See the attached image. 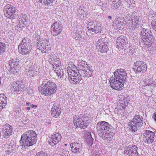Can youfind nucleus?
<instances>
[{
    "mask_svg": "<svg viewBox=\"0 0 156 156\" xmlns=\"http://www.w3.org/2000/svg\"><path fill=\"white\" fill-rule=\"evenodd\" d=\"M150 81H152V80H151V79H150Z\"/></svg>",
    "mask_w": 156,
    "mask_h": 156,
    "instance_id": "63",
    "label": "nucleus"
},
{
    "mask_svg": "<svg viewBox=\"0 0 156 156\" xmlns=\"http://www.w3.org/2000/svg\"><path fill=\"white\" fill-rule=\"evenodd\" d=\"M32 40L34 43V45L36 46V42H37L38 41L39 42L41 41L40 37L37 34L35 33L33 36Z\"/></svg>",
    "mask_w": 156,
    "mask_h": 156,
    "instance_id": "34",
    "label": "nucleus"
},
{
    "mask_svg": "<svg viewBox=\"0 0 156 156\" xmlns=\"http://www.w3.org/2000/svg\"><path fill=\"white\" fill-rule=\"evenodd\" d=\"M125 1L127 3V5L128 7L130 6V5H132L131 4H130L131 2V0H125Z\"/></svg>",
    "mask_w": 156,
    "mask_h": 156,
    "instance_id": "51",
    "label": "nucleus"
},
{
    "mask_svg": "<svg viewBox=\"0 0 156 156\" xmlns=\"http://www.w3.org/2000/svg\"><path fill=\"white\" fill-rule=\"evenodd\" d=\"M89 125V123H88L87 121H84L83 120L80 126L78 127L80 128L81 129H85L87 126Z\"/></svg>",
    "mask_w": 156,
    "mask_h": 156,
    "instance_id": "36",
    "label": "nucleus"
},
{
    "mask_svg": "<svg viewBox=\"0 0 156 156\" xmlns=\"http://www.w3.org/2000/svg\"><path fill=\"white\" fill-rule=\"evenodd\" d=\"M38 2L41 3V5L43 4L48 5L52 2V0H39Z\"/></svg>",
    "mask_w": 156,
    "mask_h": 156,
    "instance_id": "38",
    "label": "nucleus"
},
{
    "mask_svg": "<svg viewBox=\"0 0 156 156\" xmlns=\"http://www.w3.org/2000/svg\"><path fill=\"white\" fill-rule=\"evenodd\" d=\"M26 104L27 106H29L30 104V102H27Z\"/></svg>",
    "mask_w": 156,
    "mask_h": 156,
    "instance_id": "58",
    "label": "nucleus"
},
{
    "mask_svg": "<svg viewBox=\"0 0 156 156\" xmlns=\"http://www.w3.org/2000/svg\"><path fill=\"white\" fill-rule=\"evenodd\" d=\"M101 23L96 21L89 22L87 25L88 30L92 33H100L101 31Z\"/></svg>",
    "mask_w": 156,
    "mask_h": 156,
    "instance_id": "12",
    "label": "nucleus"
},
{
    "mask_svg": "<svg viewBox=\"0 0 156 156\" xmlns=\"http://www.w3.org/2000/svg\"><path fill=\"white\" fill-rule=\"evenodd\" d=\"M37 140V135L33 130L28 131L21 136L20 143L22 147H30L36 144Z\"/></svg>",
    "mask_w": 156,
    "mask_h": 156,
    "instance_id": "2",
    "label": "nucleus"
},
{
    "mask_svg": "<svg viewBox=\"0 0 156 156\" xmlns=\"http://www.w3.org/2000/svg\"><path fill=\"white\" fill-rule=\"evenodd\" d=\"M12 87L14 89V91L17 92V93H20L19 92L23 89L25 87V83L23 81H17L12 84Z\"/></svg>",
    "mask_w": 156,
    "mask_h": 156,
    "instance_id": "18",
    "label": "nucleus"
},
{
    "mask_svg": "<svg viewBox=\"0 0 156 156\" xmlns=\"http://www.w3.org/2000/svg\"><path fill=\"white\" fill-rule=\"evenodd\" d=\"M51 30L52 34L53 36H56L60 34L62 30V25L57 22H55L51 26Z\"/></svg>",
    "mask_w": 156,
    "mask_h": 156,
    "instance_id": "20",
    "label": "nucleus"
},
{
    "mask_svg": "<svg viewBox=\"0 0 156 156\" xmlns=\"http://www.w3.org/2000/svg\"><path fill=\"white\" fill-rule=\"evenodd\" d=\"M119 98L121 99L120 100V105H119V108L121 110L124 109L128 105V102L127 101L126 99L122 95L120 96Z\"/></svg>",
    "mask_w": 156,
    "mask_h": 156,
    "instance_id": "24",
    "label": "nucleus"
},
{
    "mask_svg": "<svg viewBox=\"0 0 156 156\" xmlns=\"http://www.w3.org/2000/svg\"><path fill=\"white\" fill-rule=\"evenodd\" d=\"M101 47L98 49V50H100V52L102 53L106 52L108 49L107 45L105 44V43H103Z\"/></svg>",
    "mask_w": 156,
    "mask_h": 156,
    "instance_id": "32",
    "label": "nucleus"
},
{
    "mask_svg": "<svg viewBox=\"0 0 156 156\" xmlns=\"http://www.w3.org/2000/svg\"><path fill=\"white\" fill-rule=\"evenodd\" d=\"M26 15L24 14L22 15V16L20 17L19 19V22L20 23H22L23 27L26 26L27 19H26Z\"/></svg>",
    "mask_w": 156,
    "mask_h": 156,
    "instance_id": "33",
    "label": "nucleus"
},
{
    "mask_svg": "<svg viewBox=\"0 0 156 156\" xmlns=\"http://www.w3.org/2000/svg\"><path fill=\"white\" fill-rule=\"evenodd\" d=\"M93 70L90 68L87 69V70L85 69H80L79 71V73L80 74L79 76H83V77H89L90 75L93 72Z\"/></svg>",
    "mask_w": 156,
    "mask_h": 156,
    "instance_id": "23",
    "label": "nucleus"
},
{
    "mask_svg": "<svg viewBox=\"0 0 156 156\" xmlns=\"http://www.w3.org/2000/svg\"><path fill=\"white\" fill-rule=\"evenodd\" d=\"M143 117L140 115L135 116L128 124V127L134 132L139 130L143 124Z\"/></svg>",
    "mask_w": 156,
    "mask_h": 156,
    "instance_id": "7",
    "label": "nucleus"
},
{
    "mask_svg": "<svg viewBox=\"0 0 156 156\" xmlns=\"http://www.w3.org/2000/svg\"><path fill=\"white\" fill-rule=\"evenodd\" d=\"M86 63L85 61H84L81 60L79 59L78 63V65L79 66L83 67L84 66Z\"/></svg>",
    "mask_w": 156,
    "mask_h": 156,
    "instance_id": "43",
    "label": "nucleus"
},
{
    "mask_svg": "<svg viewBox=\"0 0 156 156\" xmlns=\"http://www.w3.org/2000/svg\"><path fill=\"white\" fill-rule=\"evenodd\" d=\"M61 138L62 136L60 134L55 132L53 135L49 138V144L51 146L53 147L60 141Z\"/></svg>",
    "mask_w": 156,
    "mask_h": 156,
    "instance_id": "15",
    "label": "nucleus"
},
{
    "mask_svg": "<svg viewBox=\"0 0 156 156\" xmlns=\"http://www.w3.org/2000/svg\"><path fill=\"white\" fill-rule=\"evenodd\" d=\"M3 11L5 16L8 18L14 19L16 16L15 9L11 5H7L5 6Z\"/></svg>",
    "mask_w": 156,
    "mask_h": 156,
    "instance_id": "9",
    "label": "nucleus"
},
{
    "mask_svg": "<svg viewBox=\"0 0 156 156\" xmlns=\"http://www.w3.org/2000/svg\"><path fill=\"white\" fill-rule=\"evenodd\" d=\"M140 23L139 18L136 16H134L131 20H128L127 22L129 28L132 29L139 27Z\"/></svg>",
    "mask_w": 156,
    "mask_h": 156,
    "instance_id": "17",
    "label": "nucleus"
},
{
    "mask_svg": "<svg viewBox=\"0 0 156 156\" xmlns=\"http://www.w3.org/2000/svg\"><path fill=\"white\" fill-rule=\"evenodd\" d=\"M8 145L9 146V147H15V146H14V142L12 140H11L8 143Z\"/></svg>",
    "mask_w": 156,
    "mask_h": 156,
    "instance_id": "50",
    "label": "nucleus"
},
{
    "mask_svg": "<svg viewBox=\"0 0 156 156\" xmlns=\"http://www.w3.org/2000/svg\"><path fill=\"white\" fill-rule=\"evenodd\" d=\"M114 135V134L113 132H111L109 130V132L105 133L103 138L104 140L110 141L112 140Z\"/></svg>",
    "mask_w": 156,
    "mask_h": 156,
    "instance_id": "28",
    "label": "nucleus"
},
{
    "mask_svg": "<svg viewBox=\"0 0 156 156\" xmlns=\"http://www.w3.org/2000/svg\"><path fill=\"white\" fill-rule=\"evenodd\" d=\"M114 77L110 78L109 81L111 87L113 89L120 90L123 87L127 73L123 69H117L114 73Z\"/></svg>",
    "mask_w": 156,
    "mask_h": 156,
    "instance_id": "1",
    "label": "nucleus"
},
{
    "mask_svg": "<svg viewBox=\"0 0 156 156\" xmlns=\"http://www.w3.org/2000/svg\"><path fill=\"white\" fill-rule=\"evenodd\" d=\"M78 12L79 15L83 14L84 13V10H82L81 9H79L78 11Z\"/></svg>",
    "mask_w": 156,
    "mask_h": 156,
    "instance_id": "52",
    "label": "nucleus"
},
{
    "mask_svg": "<svg viewBox=\"0 0 156 156\" xmlns=\"http://www.w3.org/2000/svg\"><path fill=\"white\" fill-rule=\"evenodd\" d=\"M71 151L74 153L78 152L80 147V145L77 143H72L70 144Z\"/></svg>",
    "mask_w": 156,
    "mask_h": 156,
    "instance_id": "26",
    "label": "nucleus"
},
{
    "mask_svg": "<svg viewBox=\"0 0 156 156\" xmlns=\"http://www.w3.org/2000/svg\"><path fill=\"white\" fill-rule=\"evenodd\" d=\"M69 60V81L74 84L79 83L82 80L81 77L76 72V66L74 65V59Z\"/></svg>",
    "mask_w": 156,
    "mask_h": 156,
    "instance_id": "4",
    "label": "nucleus"
},
{
    "mask_svg": "<svg viewBox=\"0 0 156 156\" xmlns=\"http://www.w3.org/2000/svg\"><path fill=\"white\" fill-rule=\"evenodd\" d=\"M110 126L108 122L105 121L98 122L97 125V129L99 136L103 137L105 133H108Z\"/></svg>",
    "mask_w": 156,
    "mask_h": 156,
    "instance_id": "8",
    "label": "nucleus"
},
{
    "mask_svg": "<svg viewBox=\"0 0 156 156\" xmlns=\"http://www.w3.org/2000/svg\"><path fill=\"white\" fill-rule=\"evenodd\" d=\"M18 49L19 53L22 55L29 54L32 50L31 40L27 37H24L19 45Z\"/></svg>",
    "mask_w": 156,
    "mask_h": 156,
    "instance_id": "6",
    "label": "nucleus"
},
{
    "mask_svg": "<svg viewBox=\"0 0 156 156\" xmlns=\"http://www.w3.org/2000/svg\"><path fill=\"white\" fill-rule=\"evenodd\" d=\"M124 20L121 18H116L113 22V25L119 30L123 29L125 26Z\"/></svg>",
    "mask_w": 156,
    "mask_h": 156,
    "instance_id": "22",
    "label": "nucleus"
},
{
    "mask_svg": "<svg viewBox=\"0 0 156 156\" xmlns=\"http://www.w3.org/2000/svg\"><path fill=\"white\" fill-rule=\"evenodd\" d=\"M151 25L152 29L156 32V19H154L152 21Z\"/></svg>",
    "mask_w": 156,
    "mask_h": 156,
    "instance_id": "40",
    "label": "nucleus"
},
{
    "mask_svg": "<svg viewBox=\"0 0 156 156\" xmlns=\"http://www.w3.org/2000/svg\"><path fill=\"white\" fill-rule=\"evenodd\" d=\"M7 98L4 94L0 95V104L3 105V106H5L7 104Z\"/></svg>",
    "mask_w": 156,
    "mask_h": 156,
    "instance_id": "30",
    "label": "nucleus"
},
{
    "mask_svg": "<svg viewBox=\"0 0 156 156\" xmlns=\"http://www.w3.org/2000/svg\"><path fill=\"white\" fill-rule=\"evenodd\" d=\"M61 62L58 58L54 60L53 64V70H54V69L61 67Z\"/></svg>",
    "mask_w": 156,
    "mask_h": 156,
    "instance_id": "35",
    "label": "nucleus"
},
{
    "mask_svg": "<svg viewBox=\"0 0 156 156\" xmlns=\"http://www.w3.org/2000/svg\"><path fill=\"white\" fill-rule=\"evenodd\" d=\"M54 70L58 77L61 78L63 76L64 73L61 66L54 69Z\"/></svg>",
    "mask_w": 156,
    "mask_h": 156,
    "instance_id": "29",
    "label": "nucleus"
},
{
    "mask_svg": "<svg viewBox=\"0 0 156 156\" xmlns=\"http://www.w3.org/2000/svg\"><path fill=\"white\" fill-rule=\"evenodd\" d=\"M148 85H150L152 87H156V82L155 81H149V83H148Z\"/></svg>",
    "mask_w": 156,
    "mask_h": 156,
    "instance_id": "47",
    "label": "nucleus"
},
{
    "mask_svg": "<svg viewBox=\"0 0 156 156\" xmlns=\"http://www.w3.org/2000/svg\"><path fill=\"white\" fill-rule=\"evenodd\" d=\"M153 118L156 121V113H154L152 116Z\"/></svg>",
    "mask_w": 156,
    "mask_h": 156,
    "instance_id": "53",
    "label": "nucleus"
},
{
    "mask_svg": "<svg viewBox=\"0 0 156 156\" xmlns=\"http://www.w3.org/2000/svg\"><path fill=\"white\" fill-rule=\"evenodd\" d=\"M113 3L112 4V7L114 9H116L117 8H118L119 7V3L120 2H113Z\"/></svg>",
    "mask_w": 156,
    "mask_h": 156,
    "instance_id": "44",
    "label": "nucleus"
},
{
    "mask_svg": "<svg viewBox=\"0 0 156 156\" xmlns=\"http://www.w3.org/2000/svg\"><path fill=\"white\" fill-rule=\"evenodd\" d=\"M30 108L29 107H27V109L28 110H30Z\"/></svg>",
    "mask_w": 156,
    "mask_h": 156,
    "instance_id": "57",
    "label": "nucleus"
},
{
    "mask_svg": "<svg viewBox=\"0 0 156 156\" xmlns=\"http://www.w3.org/2000/svg\"><path fill=\"white\" fill-rule=\"evenodd\" d=\"M6 46L5 43L0 41V55H3L5 52Z\"/></svg>",
    "mask_w": 156,
    "mask_h": 156,
    "instance_id": "31",
    "label": "nucleus"
},
{
    "mask_svg": "<svg viewBox=\"0 0 156 156\" xmlns=\"http://www.w3.org/2000/svg\"><path fill=\"white\" fill-rule=\"evenodd\" d=\"M15 150V147H8V149L6 151H5L6 154L9 155L11 154L12 152H13Z\"/></svg>",
    "mask_w": 156,
    "mask_h": 156,
    "instance_id": "39",
    "label": "nucleus"
},
{
    "mask_svg": "<svg viewBox=\"0 0 156 156\" xmlns=\"http://www.w3.org/2000/svg\"><path fill=\"white\" fill-rule=\"evenodd\" d=\"M38 49L41 50V51L43 53H46L49 51V50L50 49V45H47L44 46L43 47H42V49L41 48H37Z\"/></svg>",
    "mask_w": 156,
    "mask_h": 156,
    "instance_id": "37",
    "label": "nucleus"
},
{
    "mask_svg": "<svg viewBox=\"0 0 156 156\" xmlns=\"http://www.w3.org/2000/svg\"><path fill=\"white\" fill-rule=\"evenodd\" d=\"M35 156H48V155L46 152L42 151L37 153Z\"/></svg>",
    "mask_w": 156,
    "mask_h": 156,
    "instance_id": "46",
    "label": "nucleus"
},
{
    "mask_svg": "<svg viewBox=\"0 0 156 156\" xmlns=\"http://www.w3.org/2000/svg\"><path fill=\"white\" fill-rule=\"evenodd\" d=\"M48 123L49 124H51V122H48Z\"/></svg>",
    "mask_w": 156,
    "mask_h": 156,
    "instance_id": "59",
    "label": "nucleus"
},
{
    "mask_svg": "<svg viewBox=\"0 0 156 156\" xmlns=\"http://www.w3.org/2000/svg\"><path fill=\"white\" fill-rule=\"evenodd\" d=\"M28 73L30 77H33L34 75H35V71L34 70H29L28 72Z\"/></svg>",
    "mask_w": 156,
    "mask_h": 156,
    "instance_id": "48",
    "label": "nucleus"
},
{
    "mask_svg": "<svg viewBox=\"0 0 156 156\" xmlns=\"http://www.w3.org/2000/svg\"><path fill=\"white\" fill-rule=\"evenodd\" d=\"M61 110V109L59 107V104L58 103H53L51 112V115L55 118H58L60 114Z\"/></svg>",
    "mask_w": 156,
    "mask_h": 156,
    "instance_id": "19",
    "label": "nucleus"
},
{
    "mask_svg": "<svg viewBox=\"0 0 156 156\" xmlns=\"http://www.w3.org/2000/svg\"><path fill=\"white\" fill-rule=\"evenodd\" d=\"M127 44V39L125 37L120 36L117 38L116 46L119 50H121L126 47Z\"/></svg>",
    "mask_w": 156,
    "mask_h": 156,
    "instance_id": "16",
    "label": "nucleus"
},
{
    "mask_svg": "<svg viewBox=\"0 0 156 156\" xmlns=\"http://www.w3.org/2000/svg\"><path fill=\"white\" fill-rule=\"evenodd\" d=\"M95 156H99V155L98 154V155H96Z\"/></svg>",
    "mask_w": 156,
    "mask_h": 156,
    "instance_id": "61",
    "label": "nucleus"
},
{
    "mask_svg": "<svg viewBox=\"0 0 156 156\" xmlns=\"http://www.w3.org/2000/svg\"><path fill=\"white\" fill-rule=\"evenodd\" d=\"M49 41L47 39H43L41 41L38 42V41L37 42H36V47L37 48H42V47L44 46H45L47 45H50L48 44Z\"/></svg>",
    "mask_w": 156,
    "mask_h": 156,
    "instance_id": "25",
    "label": "nucleus"
},
{
    "mask_svg": "<svg viewBox=\"0 0 156 156\" xmlns=\"http://www.w3.org/2000/svg\"><path fill=\"white\" fill-rule=\"evenodd\" d=\"M108 19L111 20L112 19V17L111 16H108Z\"/></svg>",
    "mask_w": 156,
    "mask_h": 156,
    "instance_id": "56",
    "label": "nucleus"
},
{
    "mask_svg": "<svg viewBox=\"0 0 156 156\" xmlns=\"http://www.w3.org/2000/svg\"><path fill=\"white\" fill-rule=\"evenodd\" d=\"M155 137V133L153 132L146 130L143 133L142 138L143 141L148 144H151Z\"/></svg>",
    "mask_w": 156,
    "mask_h": 156,
    "instance_id": "11",
    "label": "nucleus"
},
{
    "mask_svg": "<svg viewBox=\"0 0 156 156\" xmlns=\"http://www.w3.org/2000/svg\"><path fill=\"white\" fill-rule=\"evenodd\" d=\"M133 69L135 72L143 73L147 70V66L142 61H137L134 63Z\"/></svg>",
    "mask_w": 156,
    "mask_h": 156,
    "instance_id": "13",
    "label": "nucleus"
},
{
    "mask_svg": "<svg viewBox=\"0 0 156 156\" xmlns=\"http://www.w3.org/2000/svg\"><path fill=\"white\" fill-rule=\"evenodd\" d=\"M42 86L41 93L46 96L54 94L57 90L56 85L51 81H43Z\"/></svg>",
    "mask_w": 156,
    "mask_h": 156,
    "instance_id": "5",
    "label": "nucleus"
},
{
    "mask_svg": "<svg viewBox=\"0 0 156 156\" xmlns=\"http://www.w3.org/2000/svg\"><path fill=\"white\" fill-rule=\"evenodd\" d=\"M5 107V106H3V105L0 104V110L3 109Z\"/></svg>",
    "mask_w": 156,
    "mask_h": 156,
    "instance_id": "54",
    "label": "nucleus"
},
{
    "mask_svg": "<svg viewBox=\"0 0 156 156\" xmlns=\"http://www.w3.org/2000/svg\"><path fill=\"white\" fill-rule=\"evenodd\" d=\"M22 23H20L17 25V27L19 28V29L20 30H23L25 28V26L23 27Z\"/></svg>",
    "mask_w": 156,
    "mask_h": 156,
    "instance_id": "49",
    "label": "nucleus"
},
{
    "mask_svg": "<svg viewBox=\"0 0 156 156\" xmlns=\"http://www.w3.org/2000/svg\"><path fill=\"white\" fill-rule=\"evenodd\" d=\"M2 131L3 137L7 138L12 134V127L9 125L6 124L3 126Z\"/></svg>",
    "mask_w": 156,
    "mask_h": 156,
    "instance_id": "21",
    "label": "nucleus"
},
{
    "mask_svg": "<svg viewBox=\"0 0 156 156\" xmlns=\"http://www.w3.org/2000/svg\"><path fill=\"white\" fill-rule=\"evenodd\" d=\"M19 61L17 59H12L9 60V65L10 67L9 72L14 75L17 74L19 71Z\"/></svg>",
    "mask_w": 156,
    "mask_h": 156,
    "instance_id": "14",
    "label": "nucleus"
},
{
    "mask_svg": "<svg viewBox=\"0 0 156 156\" xmlns=\"http://www.w3.org/2000/svg\"><path fill=\"white\" fill-rule=\"evenodd\" d=\"M88 138L89 139V140H86V141L89 145H91L93 144V139L92 138L90 135L88 136Z\"/></svg>",
    "mask_w": 156,
    "mask_h": 156,
    "instance_id": "45",
    "label": "nucleus"
},
{
    "mask_svg": "<svg viewBox=\"0 0 156 156\" xmlns=\"http://www.w3.org/2000/svg\"><path fill=\"white\" fill-rule=\"evenodd\" d=\"M141 42L143 47H150L154 42L153 33L149 29L143 28L141 32Z\"/></svg>",
    "mask_w": 156,
    "mask_h": 156,
    "instance_id": "3",
    "label": "nucleus"
},
{
    "mask_svg": "<svg viewBox=\"0 0 156 156\" xmlns=\"http://www.w3.org/2000/svg\"><path fill=\"white\" fill-rule=\"evenodd\" d=\"M67 69V73H68V67H67L66 68Z\"/></svg>",
    "mask_w": 156,
    "mask_h": 156,
    "instance_id": "60",
    "label": "nucleus"
},
{
    "mask_svg": "<svg viewBox=\"0 0 156 156\" xmlns=\"http://www.w3.org/2000/svg\"><path fill=\"white\" fill-rule=\"evenodd\" d=\"M65 146H67V144H65Z\"/></svg>",
    "mask_w": 156,
    "mask_h": 156,
    "instance_id": "62",
    "label": "nucleus"
},
{
    "mask_svg": "<svg viewBox=\"0 0 156 156\" xmlns=\"http://www.w3.org/2000/svg\"><path fill=\"white\" fill-rule=\"evenodd\" d=\"M80 34L78 31L77 32H76V33L73 34V37L76 40H79L80 38H82Z\"/></svg>",
    "mask_w": 156,
    "mask_h": 156,
    "instance_id": "41",
    "label": "nucleus"
},
{
    "mask_svg": "<svg viewBox=\"0 0 156 156\" xmlns=\"http://www.w3.org/2000/svg\"><path fill=\"white\" fill-rule=\"evenodd\" d=\"M37 105H33L32 104L31 105V107L32 108H33L34 107H37Z\"/></svg>",
    "mask_w": 156,
    "mask_h": 156,
    "instance_id": "55",
    "label": "nucleus"
},
{
    "mask_svg": "<svg viewBox=\"0 0 156 156\" xmlns=\"http://www.w3.org/2000/svg\"><path fill=\"white\" fill-rule=\"evenodd\" d=\"M103 43H105L103 42L102 40L100 39L98 40L96 44V47L97 49L101 47V45H102Z\"/></svg>",
    "mask_w": 156,
    "mask_h": 156,
    "instance_id": "42",
    "label": "nucleus"
},
{
    "mask_svg": "<svg viewBox=\"0 0 156 156\" xmlns=\"http://www.w3.org/2000/svg\"><path fill=\"white\" fill-rule=\"evenodd\" d=\"M137 147L135 145H130L124 147V156H138Z\"/></svg>",
    "mask_w": 156,
    "mask_h": 156,
    "instance_id": "10",
    "label": "nucleus"
},
{
    "mask_svg": "<svg viewBox=\"0 0 156 156\" xmlns=\"http://www.w3.org/2000/svg\"><path fill=\"white\" fill-rule=\"evenodd\" d=\"M74 124L76 127L77 128L80 126L81 122L83 120V119L81 117L79 116H75L73 118Z\"/></svg>",
    "mask_w": 156,
    "mask_h": 156,
    "instance_id": "27",
    "label": "nucleus"
}]
</instances>
